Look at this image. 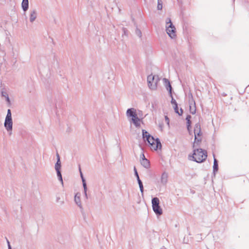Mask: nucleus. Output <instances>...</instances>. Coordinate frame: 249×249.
Masks as SVG:
<instances>
[{
	"mask_svg": "<svg viewBox=\"0 0 249 249\" xmlns=\"http://www.w3.org/2000/svg\"><path fill=\"white\" fill-rule=\"evenodd\" d=\"M142 135L143 139L144 141L146 140L147 141L152 150H157L158 149H161V144L158 139H155L144 130H142Z\"/></svg>",
	"mask_w": 249,
	"mask_h": 249,
	"instance_id": "obj_1",
	"label": "nucleus"
},
{
	"mask_svg": "<svg viewBox=\"0 0 249 249\" xmlns=\"http://www.w3.org/2000/svg\"><path fill=\"white\" fill-rule=\"evenodd\" d=\"M207 157V152L202 149L194 150L192 158L197 162H202L205 160Z\"/></svg>",
	"mask_w": 249,
	"mask_h": 249,
	"instance_id": "obj_2",
	"label": "nucleus"
},
{
	"mask_svg": "<svg viewBox=\"0 0 249 249\" xmlns=\"http://www.w3.org/2000/svg\"><path fill=\"white\" fill-rule=\"evenodd\" d=\"M126 115L128 117L131 118V121L136 127L141 126V120L139 118L136 110L134 108L127 109Z\"/></svg>",
	"mask_w": 249,
	"mask_h": 249,
	"instance_id": "obj_3",
	"label": "nucleus"
},
{
	"mask_svg": "<svg viewBox=\"0 0 249 249\" xmlns=\"http://www.w3.org/2000/svg\"><path fill=\"white\" fill-rule=\"evenodd\" d=\"M195 141L193 144V147L196 148L201 142L202 133L201 131L200 125L199 124H196L194 127Z\"/></svg>",
	"mask_w": 249,
	"mask_h": 249,
	"instance_id": "obj_4",
	"label": "nucleus"
},
{
	"mask_svg": "<svg viewBox=\"0 0 249 249\" xmlns=\"http://www.w3.org/2000/svg\"><path fill=\"white\" fill-rule=\"evenodd\" d=\"M160 79L158 76L149 75L147 77L148 85L149 88L152 89H155L157 87L158 83Z\"/></svg>",
	"mask_w": 249,
	"mask_h": 249,
	"instance_id": "obj_5",
	"label": "nucleus"
},
{
	"mask_svg": "<svg viewBox=\"0 0 249 249\" xmlns=\"http://www.w3.org/2000/svg\"><path fill=\"white\" fill-rule=\"evenodd\" d=\"M152 204L154 212L157 214L161 215L162 213V210L159 205V199L158 197L153 198L152 200Z\"/></svg>",
	"mask_w": 249,
	"mask_h": 249,
	"instance_id": "obj_6",
	"label": "nucleus"
},
{
	"mask_svg": "<svg viewBox=\"0 0 249 249\" xmlns=\"http://www.w3.org/2000/svg\"><path fill=\"white\" fill-rule=\"evenodd\" d=\"M168 20L169 21L166 23V32L170 37L174 38L176 36V28L173 25L170 18Z\"/></svg>",
	"mask_w": 249,
	"mask_h": 249,
	"instance_id": "obj_7",
	"label": "nucleus"
},
{
	"mask_svg": "<svg viewBox=\"0 0 249 249\" xmlns=\"http://www.w3.org/2000/svg\"><path fill=\"white\" fill-rule=\"evenodd\" d=\"M171 103L173 106V108L176 113L178 114L179 115H181L183 114V110L182 108H180L178 110V104L176 101L175 100L172 99L171 101Z\"/></svg>",
	"mask_w": 249,
	"mask_h": 249,
	"instance_id": "obj_8",
	"label": "nucleus"
},
{
	"mask_svg": "<svg viewBox=\"0 0 249 249\" xmlns=\"http://www.w3.org/2000/svg\"><path fill=\"white\" fill-rule=\"evenodd\" d=\"M142 159L141 160V164L145 168H149L150 167V162L147 159L145 158L143 154H142Z\"/></svg>",
	"mask_w": 249,
	"mask_h": 249,
	"instance_id": "obj_9",
	"label": "nucleus"
},
{
	"mask_svg": "<svg viewBox=\"0 0 249 249\" xmlns=\"http://www.w3.org/2000/svg\"><path fill=\"white\" fill-rule=\"evenodd\" d=\"M4 125L8 130H11L12 129V119H5Z\"/></svg>",
	"mask_w": 249,
	"mask_h": 249,
	"instance_id": "obj_10",
	"label": "nucleus"
},
{
	"mask_svg": "<svg viewBox=\"0 0 249 249\" xmlns=\"http://www.w3.org/2000/svg\"><path fill=\"white\" fill-rule=\"evenodd\" d=\"M28 0H23L22 2V7L24 11L27 10L28 8Z\"/></svg>",
	"mask_w": 249,
	"mask_h": 249,
	"instance_id": "obj_11",
	"label": "nucleus"
},
{
	"mask_svg": "<svg viewBox=\"0 0 249 249\" xmlns=\"http://www.w3.org/2000/svg\"><path fill=\"white\" fill-rule=\"evenodd\" d=\"M192 103H193L194 106H192L193 104L190 103V111L192 114H194L196 113V108L195 102L194 101H192Z\"/></svg>",
	"mask_w": 249,
	"mask_h": 249,
	"instance_id": "obj_12",
	"label": "nucleus"
},
{
	"mask_svg": "<svg viewBox=\"0 0 249 249\" xmlns=\"http://www.w3.org/2000/svg\"><path fill=\"white\" fill-rule=\"evenodd\" d=\"M57 161L55 164V168L56 170H60L61 165H60V161L59 155L57 154Z\"/></svg>",
	"mask_w": 249,
	"mask_h": 249,
	"instance_id": "obj_13",
	"label": "nucleus"
},
{
	"mask_svg": "<svg viewBox=\"0 0 249 249\" xmlns=\"http://www.w3.org/2000/svg\"><path fill=\"white\" fill-rule=\"evenodd\" d=\"M36 17V14L35 11L32 12L30 15V19L31 22L34 21Z\"/></svg>",
	"mask_w": 249,
	"mask_h": 249,
	"instance_id": "obj_14",
	"label": "nucleus"
},
{
	"mask_svg": "<svg viewBox=\"0 0 249 249\" xmlns=\"http://www.w3.org/2000/svg\"><path fill=\"white\" fill-rule=\"evenodd\" d=\"M164 81H165V83L166 84H167V89L169 90L170 92H171L172 87H171V85L170 84L169 81L167 79H166L165 78L164 79Z\"/></svg>",
	"mask_w": 249,
	"mask_h": 249,
	"instance_id": "obj_15",
	"label": "nucleus"
},
{
	"mask_svg": "<svg viewBox=\"0 0 249 249\" xmlns=\"http://www.w3.org/2000/svg\"><path fill=\"white\" fill-rule=\"evenodd\" d=\"M157 8L159 10H161L162 8V2L161 0H158Z\"/></svg>",
	"mask_w": 249,
	"mask_h": 249,
	"instance_id": "obj_16",
	"label": "nucleus"
},
{
	"mask_svg": "<svg viewBox=\"0 0 249 249\" xmlns=\"http://www.w3.org/2000/svg\"><path fill=\"white\" fill-rule=\"evenodd\" d=\"M213 169L214 170H217L218 169V163L215 159L214 160Z\"/></svg>",
	"mask_w": 249,
	"mask_h": 249,
	"instance_id": "obj_17",
	"label": "nucleus"
},
{
	"mask_svg": "<svg viewBox=\"0 0 249 249\" xmlns=\"http://www.w3.org/2000/svg\"><path fill=\"white\" fill-rule=\"evenodd\" d=\"M138 181V183H139V186H140V188L141 191L142 193H143V185H142V181H141V180L140 179H139V180Z\"/></svg>",
	"mask_w": 249,
	"mask_h": 249,
	"instance_id": "obj_18",
	"label": "nucleus"
},
{
	"mask_svg": "<svg viewBox=\"0 0 249 249\" xmlns=\"http://www.w3.org/2000/svg\"><path fill=\"white\" fill-rule=\"evenodd\" d=\"M5 119H12L11 113L10 109L8 110L7 114Z\"/></svg>",
	"mask_w": 249,
	"mask_h": 249,
	"instance_id": "obj_19",
	"label": "nucleus"
},
{
	"mask_svg": "<svg viewBox=\"0 0 249 249\" xmlns=\"http://www.w3.org/2000/svg\"><path fill=\"white\" fill-rule=\"evenodd\" d=\"M57 171V176L58 177H59V178L60 179V180L63 182V181H62V176H61V173H60V170H56Z\"/></svg>",
	"mask_w": 249,
	"mask_h": 249,
	"instance_id": "obj_20",
	"label": "nucleus"
},
{
	"mask_svg": "<svg viewBox=\"0 0 249 249\" xmlns=\"http://www.w3.org/2000/svg\"><path fill=\"white\" fill-rule=\"evenodd\" d=\"M80 173H81V178H82V181H83V186H84V189L85 190L86 189V183H85V180L83 178L82 173V172L81 171H80Z\"/></svg>",
	"mask_w": 249,
	"mask_h": 249,
	"instance_id": "obj_21",
	"label": "nucleus"
},
{
	"mask_svg": "<svg viewBox=\"0 0 249 249\" xmlns=\"http://www.w3.org/2000/svg\"><path fill=\"white\" fill-rule=\"evenodd\" d=\"M191 118V116L190 115H188L186 118V120L187 121V123L188 124V125H190L191 124V121L190 119Z\"/></svg>",
	"mask_w": 249,
	"mask_h": 249,
	"instance_id": "obj_22",
	"label": "nucleus"
},
{
	"mask_svg": "<svg viewBox=\"0 0 249 249\" xmlns=\"http://www.w3.org/2000/svg\"><path fill=\"white\" fill-rule=\"evenodd\" d=\"M134 171H135V174L137 178V180L138 181L139 180V179H140V178H139V175H138V173L136 170V169L135 167H134Z\"/></svg>",
	"mask_w": 249,
	"mask_h": 249,
	"instance_id": "obj_23",
	"label": "nucleus"
},
{
	"mask_svg": "<svg viewBox=\"0 0 249 249\" xmlns=\"http://www.w3.org/2000/svg\"><path fill=\"white\" fill-rule=\"evenodd\" d=\"M165 119L166 122V123L168 125H169V119L168 118V117L167 116H165Z\"/></svg>",
	"mask_w": 249,
	"mask_h": 249,
	"instance_id": "obj_24",
	"label": "nucleus"
},
{
	"mask_svg": "<svg viewBox=\"0 0 249 249\" xmlns=\"http://www.w3.org/2000/svg\"><path fill=\"white\" fill-rule=\"evenodd\" d=\"M7 242H8V244L9 249H11V246H10V244H9V242L8 241H7Z\"/></svg>",
	"mask_w": 249,
	"mask_h": 249,
	"instance_id": "obj_25",
	"label": "nucleus"
},
{
	"mask_svg": "<svg viewBox=\"0 0 249 249\" xmlns=\"http://www.w3.org/2000/svg\"><path fill=\"white\" fill-rule=\"evenodd\" d=\"M75 199L76 200V196H75Z\"/></svg>",
	"mask_w": 249,
	"mask_h": 249,
	"instance_id": "obj_26",
	"label": "nucleus"
}]
</instances>
